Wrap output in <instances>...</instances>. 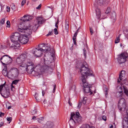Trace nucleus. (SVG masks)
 <instances>
[{"mask_svg": "<svg viewBox=\"0 0 128 128\" xmlns=\"http://www.w3.org/2000/svg\"><path fill=\"white\" fill-rule=\"evenodd\" d=\"M125 82H126V80H125Z\"/></svg>", "mask_w": 128, "mask_h": 128, "instance_id": "nucleus-64", "label": "nucleus"}, {"mask_svg": "<svg viewBox=\"0 0 128 128\" xmlns=\"http://www.w3.org/2000/svg\"><path fill=\"white\" fill-rule=\"evenodd\" d=\"M76 120L77 122H80V120H82V117H80L78 112H76V114H74V113H72L71 114L70 118L69 120V124L70 126H72V124H73L74 126L76 124Z\"/></svg>", "mask_w": 128, "mask_h": 128, "instance_id": "nucleus-6", "label": "nucleus"}, {"mask_svg": "<svg viewBox=\"0 0 128 128\" xmlns=\"http://www.w3.org/2000/svg\"><path fill=\"white\" fill-rule=\"evenodd\" d=\"M20 20L22 21V22L20 23L18 26V32H24L28 30V34H32V30H38V26H40V25L46 22V20H44V18L42 16H39L36 18V23L34 26H26L24 24V22H30V20H32V16L28 15H24Z\"/></svg>", "mask_w": 128, "mask_h": 128, "instance_id": "nucleus-2", "label": "nucleus"}, {"mask_svg": "<svg viewBox=\"0 0 128 128\" xmlns=\"http://www.w3.org/2000/svg\"><path fill=\"white\" fill-rule=\"evenodd\" d=\"M122 36V34H120L118 35V36L116 38L115 40V44H118L120 42V36Z\"/></svg>", "mask_w": 128, "mask_h": 128, "instance_id": "nucleus-21", "label": "nucleus"}, {"mask_svg": "<svg viewBox=\"0 0 128 128\" xmlns=\"http://www.w3.org/2000/svg\"><path fill=\"white\" fill-rule=\"evenodd\" d=\"M58 24H60V20H59L58 18L57 22L55 24V26H56V28H58Z\"/></svg>", "mask_w": 128, "mask_h": 128, "instance_id": "nucleus-26", "label": "nucleus"}, {"mask_svg": "<svg viewBox=\"0 0 128 128\" xmlns=\"http://www.w3.org/2000/svg\"><path fill=\"white\" fill-rule=\"evenodd\" d=\"M12 61V59L8 55H4L0 58V62L3 66H6V64H10Z\"/></svg>", "mask_w": 128, "mask_h": 128, "instance_id": "nucleus-8", "label": "nucleus"}, {"mask_svg": "<svg viewBox=\"0 0 128 128\" xmlns=\"http://www.w3.org/2000/svg\"><path fill=\"white\" fill-rule=\"evenodd\" d=\"M72 40H73V41H74V44H75V46H76V39H74V38H72Z\"/></svg>", "mask_w": 128, "mask_h": 128, "instance_id": "nucleus-46", "label": "nucleus"}, {"mask_svg": "<svg viewBox=\"0 0 128 128\" xmlns=\"http://www.w3.org/2000/svg\"><path fill=\"white\" fill-rule=\"evenodd\" d=\"M82 102H80L78 103V106H77L78 108L80 109V108H82Z\"/></svg>", "mask_w": 128, "mask_h": 128, "instance_id": "nucleus-34", "label": "nucleus"}, {"mask_svg": "<svg viewBox=\"0 0 128 128\" xmlns=\"http://www.w3.org/2000/svg\"><path fill=\"white\" fill-rule=\"evenodd\" d=\"M28 53L26 52L20 55L16 60V63L19 64V68L26 70L28 74H32L33 72L40 74L45 70L50 69V67L44 65L42 67L40 65H36L28 60Z\"/></svg>", "mask_w": 128, "mask_h": 128, "instance_id": "nucleus-1", "label": "nucleus"}, {"mask_svg": "<svg viewBox=\"0 0 128 128\" xmlns=\"http://www.w3.org/2000/svg\"><path fill=\"white\" fill-rule=\"evenodd\" d=\"M56 84L54 85V89H53V92H56Z\"/></svg>", "mask_w": 128, "mask_h": 128, "instance_id": "nucleus-49", "label": "nucleus"}, {"mask_svg": "<svg viewBox=\"0 0 128 128\" xmlns=\"http://www.w3.org/2000/svg\"><path fill=\"white\" fill-rule=\"evenodd\" d=\"M108 90H106L105 91V94H106V96H108Z\"/></svg>", "mask_w": 128, "mask_h": 128, "instance_id": "nucleus-52", "label": "nucleus"}, {"mask_svg": "<svg viewBox=\"0 0 128 128\" xmlns=\"http://www.w3.org/2000/svg\"><path fill=\"white\" fill-rule=\"evenodd\" d=\"M42 8V4H40L38 7H36V10H40Z\"/></svg>", "mask_w": 128, "mask_h": 128, "instance_id": "nucleus-45", "label": "nucleus"}, {"mask_svg": "<svg viewBox=\"0 0 128 128\" xmlns=\"http://www.w3.org/2000/svg\"><path fill=\"white\" fill-rule=\"evenodd\" d=\"M18 70L17 68L12 69L8 72V78H18Z\"/></svg>", "mask_w": 128, "mask_h": 128, "instance_id": "nucleus-12", "label": "nucleus"}, {"mask_svg": "<svg viewBox=\"0 0 128 128\" xmlns=\"http://www.w3.org/2000/svg\"><path fill=\"white\" fill-rule=\"evenodd\" d=\"M110 2V0H96V3L94 4H99V6H107Z\"/></svg>", "mask_w": 128, "mask_h": 128, "instance_id": "nucleus-14", "label": "nucleus"}, {"mask_svg": "<svg viewBox=\"0 0 128 128\" xmlns=\"http://www.w3.org/2000/svg\"><path fill=\"white\" fill-rule=\"evenodd\" d=\"M45 94H46V92H44V90H42V96H44Z\"/></svg>", "mask_w": 128, "mask_h": 128, "instance_id": "nucleus-50", "label": "nucleus"}, {"mask_svg": "<svg viewBox=\"0 0 128 128\" xmlns=\"http://www.w3.org/2000/svg\"><path fill=\"white\" fill-rule=\"evenodd\" d=\"M86 102H88V97L84 96L82 98V102L83 104H86Z\"/></svg>", "mask_w": 128, "mask_h": 128, "instance_id": "nucleus-20", "label": "nucleus"}, {"mask_svg": "<svg viewBox=\"0 0 128 128\" xmlns=\"http://www.w3.org/2000/svg\"><path fill=\"white\" fill-rule=\"evenodd\" d=\"M80 72L82 74L84 92L92 94V91L90 90L92 84H88L86 78L88 76H94V72L90 68L82 64L80 68Z\"/></svg>", "mask_w": 128, "mask_h": 128, "instance_id": "nucleus-3", "label": "nucleus"}, {"mask_svg": "<svg viewBox=\"0 0 128 128\" xmlns=\"http://www.w3.org/2000/svg\"><path fill=\"white\" fill-rule=\"evenodd\" d=\"M73 48H74V45H72V46L70 48V50H72Z\"/></svg>", "mask_w": 128, "mask_h": 128, "instance_id": "nucleus-56", "label": "nucleus"}, {"mask_svg": "<svg viewBox=\"0 0 128 128\" xmlns=\"http://www.w3.org/2000/svg\"><path fill=\"white\" fill-rule=\"evenodd\" d=\"M80 128H94V127L90 126L88 124H83Z\"/></svg>", "mask_w": 128, "mask_h": 128, "instance_id": "nucleus-18", "label": "nucleus"}, {"mask_svg": "<svg viewBox=\"0 0 128 128\" xmlns=\"http://www.w3.org/2000/svg\"><path fill=\"white\" fill-rule=\"evenodd\" d=\"M90 32L91 34L92 35L94 34V30H92V28H90Z\"/></svg>", "mask_w": 128, "mask_h": 128, "instance_id": "nucleus-40", "label": "nucleus"}, {"mask_svg": "<svg viewBox=\"0 0 128 128\" xmlns=\"http://www.w3.org/2000/svg\"><path fill=\"white\" fill-rule=\"evenodd\" d=\"M76 36H78V34L75 32L73 38L76 39Z\"/></svg>", "mask_w": 128, "mask_h": 128, "instance_id": "nucleus-44", "label": "nucleus"}, {"mask_svg": "<svg viewBox=\"0 0 128 128\" xmlns=\"http://www.w3.org/2000/svg\"><path fill=\"white\" fill-rule=\"evenodd\" d=\"M4 22H6V19L4 18L2 19V20L0 21V24H4Z\"/></svg>", "mask_w": 128, "mask_h": 128, "instance_id": "nucleus-31", "label": "nucleus"}, {"mask_svg": "<svg viewBox=\"0 0 128 128\" xmlns=\"http://www.w3.org/2000/svg\"><path fill=\"white\" fill-rule=\"evenodd\" d=\"M96 18L97 20H98V22H100V16H102V12H100V8H97L96 9Z\"/></svg>", "mask_w": 128, "mask_h": 128, "instance_id": "nucleus-16", "label": "nucleus"}, {"mask_svg": "<svg viewBox=\"0 0 128 128\" xmlns=\"http://www.w3.org/2000/svg\"><path fill=\"white\" fill-rule=\"evenodd\" d=\"M126 100L124 98H122L120 100L118 104V108L120 111L126 110Z\"/></svg>", "mask_w": 128, "mask_h": 128, "instance_id": "nucleus-13", "label": "nucleus"}, {"mask_svg": "<svg viewBox=\"0 0 128 128\" xmlns=\"http://www.w3.org/2000/svg\"><path fill=\"white\" fill-rule=\"evenodd\" d=\"M128 58V54L126 52H124L118 56V60L119 64H124L126 62V58Z\"/></svg>", "mask_w": 128, "mask_h": 128, "instance_id": "nucleus-9", "label": "nucleus"}, {"mask_svg": "<svg viewBox=\"0 0 128 128\" xmlns=\"http://www.w3.org/2000/svg\"><path fill=\"white\" fill-rule=\"evenodd\" d=\"M122 46V44H120V46Z\"/></svg>", "mask_w": 128, "mask_h": 128, "instance_id": "nucleus-63", "label": "nucleus"}, {"mask_svg": "<svg viewBox=\"0 0 128 128\" xmlns=\"http://www.w3.org/2000/svg\"><path fill=\"white\" fill-rule=\"evenodd\" d=\"M44 62L46 63V58H44Z\"/></svg>", "mask_w": 128, "mask_h": 128, "instance_id": "nucleus-62", "label": "nucleus"}, {"mask_svg": "<svg viewBox=\"0 0 128 128\" xmlns=\"http://www.w3.org/2000/svg\"><path fill=\"white\" fill-rule=\"evenodd\" d=\"M46 100H44L43 102L44 104H46Z\"/></svg>", "mask_w": 128, "mask_h": 128, "instance_id": "nucleus-58", "label": "nucleus"}, {"mask_svg": "<svg viewBox=\"0 0 128 128\" xmlns=\"http://www.w3.org/2000/svg\"><path fill=\"white\" fill-rule=\"evenodd\" d=\"M2 116H4V113L0 112V117L2 118Z\"/></svg>", "mask_w": 128, "mask_h": 128, "instance_id": "nucleus-43", "label": "nucleus"}, {"mask_svg": "<svg viewBox=\"0 0 128 128\" xmlns=\"http://www.w3.org/2000/svg\"><path fill=\"white\" fill-rule=\"evenodd\" d=\"M111 12V8L110 7H108L106 11V14H110Z\"/></svg>", "mask_w": 128, "mask_h": 128, "instance_id": "nucleus-25", "label": "nucleus"}, {"mask_svg": "<svg viewBox=\"0 0 128 128\" xmlns=\"http://www.w3.org/2000/svg\"><path fill=\"white\" fill-rule=\"evenodd\" d=\"M68 104L70 106H72V103L70 102V98L68 100Z\"/></svg>", "mask_w": 128, "mask_h": 128, "instance_id": "nucleus-48", "label": "nucleus"}, {"mask_svg": "<svg viewBox=\"0 0 128 128\" xmlns=\"http://www.w3.org/2000/svg\"><path fill=\"white\" fill-rule=\"evenodd\" d=\"M36 112H37L36 110H32L31 112L32 114H36Z\"/></svg>", "mask_w": 128, "mask_h": 128, "instance_id": "nucleus-38", "label": "nucleus"}, {"mask_svg": "<svg viewBox=\"0 0 128 128\" xmlns=\"http://www.w3.org/2000/svg\"><path fill=\"white\" fill-rule=\"evenodd\" d=\"M114 128V126H113L112 125V126H110V128Z\"/></svg>", "mask_w": 128, "mask_h": 128, "instance_id": "nucleus-60", "label": "nucleus"}, {"mask_svg": "<svg viewBox=\"0 0 128 128\" xmlns=\"http://www.w3.org/2000/svg\"><path fill=\"white\" fill-rule=\"evenodd\" d=\"M20 80H14L12 82V84H18V82H20Z\"/></svg>", "mask_w": 128, "mask_h": 128, "instance_id": "nucleus-22", "label": "nucleus"}, {"mask_svg": "<svg viewBox=\"0 0 128 128\" xmlns=\"http://www.w3.org/2000/svg\"><path fill=\"white\" fill-rule=\"evenodd\" d=\"M44 117H41L40 118H37L36 120L38 122L41 124V122H44Z\"/></svg>", "mask_w": 128, "mask_h": 128, "instance_id": "nucleus-23", "label": "nucleus"}, {"mask_svg": "<svg viewBox=\"0 0 128 128\" xmlns=\"http://www.w3.org/2000/svg\"><path fill=\"white\" fill-rule=\"evenodd\" d=\"M34 96L36 102H38L40 100V98H38V93H36Z\"/></svg>", "mask_w": 128, "mask_h": 128, "instance_id": "nucleus-29", "label": "nucleus"}, {"mask_svg": "<svg viewBox=\"0 0 128 128\" xmlns=\"http://www.w3.org/2000/svg\"><path fill=\"white\" fill-rule=\"evenodd\" d=\"M2 126H4V122H1L0 123V128H2Z\"/></svg>", "mask_w": 128, "mask_h": 128, "instance_id": "nucleus-51", "label": "nucleus"}, {"mask_svg": "<svg viewBox=\"0 0 128 128\" xmlns=\"http://www.w3.org/2000/svg\"><path fill=\"white\" fill-rule=\"evenodd\" d=\"M36 116H34L32 118V120H36Z\"/></svg>", "mask_w": 128, "mask_h": 128, "instance_id": "nucleus-53", "label": "nucleus"}, {"mask_svg": "<svg viewBox=\"0 0 128 128\" xmlns=\"http://www.w3.org/2000/svg\"><path fill=\"white\" fill-rule=\"evenodd\" d=\"M20 34L18 32L12 33L10 36V40L12 42V44L10 45V42H8V46H10V48H18L20 46Z\"/></svg>", "mask_w": 128, "mask_h": 128, "instance_id": "nucleus-4", "label": "nucleus"}, {"mask_svg": "<svg viewBox=\"0 0 128 128\" xmlns=\"http://www.w3.org/2000/svg\"><path fill=\"white\" fill-rule=\"evenodd\" d=\"M11 90H12V92H14V90H16V86L12 84H11Z\"/></svg>", "mask_w": 128, "mask_h": 128, "instance_id": "nucleus-27", "label": "nucleus"}, {"mask_svg": "<svg viewBox=\"0 0 128 128\" xmlns=\"http://www.w3.org/2000/svg\"><path fill=\"white\" fill-rule=\"evenodd\" d=\"M11 8L12 10H16V5L14 4H12Z\"/></svg>", "mask_w": 128, "mask_h": 128, "instance_id": "nucleus-28", "label": "nucleus"}, {"mask_svg": "<svg viewBox=\"0 0 128 128\" xmlns=\"http://www.w3.org/2000/svg\"><path fill=\"white\" fill-rule=\"evenodd\" d=\"M124 120L126 122H127V124H128V116L124 118Z\"/></svg>", "mask_w": 128, "mask_h": 128, "instance_id": "nucleus-39", "label": "nucleus"}, {"mask_svg": "<svg viewBox=\"0 0 128 128\" xmlns=\"http://www.w3.org/2000/svg\"><path fill=\"white\" fill-rule=\"evenodd\" d=\"M26 0H22V6H24V4H26Z\"/></svg>", "mask_w": 128, "mask_h": 128, "instance_id": "nucleus-41", "label": "nucleus"}, {"mask_svg": "<svg viewBox=\"0 0 128 128\" xmlns=\"http://www.w3.org/2000/svg\"><path fill=\"white\" fill-rule=\"evenodd\" d=\"M0 6L1 8V12L4 10V5L2 3H0Z\"/></svg>", "mask_w": 128, "mask_h": 128, "instance_id": "nucleus-32", "label": "nucleus"}, {"mask_svg": "<svg viewBox=\"0 0 128 128\" xmlns=\"http://www.w3.org/2000/svg\"><path fill=\"white\" fill-rule=\"evenodd\" d=\"M83 50H84V55L85 58H86V48H84Z\"/></svg>", "mask_w": 128, "mask_h": 128, "instance_id": "nucleus-37", "label": "nucleus"}, {"mask_svg": "<svg viewBox=\"0 0 128 128\" xmlns=\"http://www.w3.org/2000/svg\"><path fill=\"white\" fill-rule=\"evenodd\" d=\"M20 32H27V34L28 35H24L21 34L20 36V44L21 42V44H27L28 42V36H30V34H29L28 33L30 32L29 30L25 31L24 32H20Z\"/></svg>", "mask_w": 128, "mask_h": 128, "instance_id": "nucleus-10", "label": "nucleus"}, {"mask_svg": "<svg viewBox=\"0 0 128 128\" xmlns=\"http://www.w3.org/2000/svg\"><path fill=\"white\" fill-rule=\"evenodd\" d=\"M6 28H10V20L6 22Z\"/></svg>", "mask_w": 128, "mask_h": 128, "instance_id": "nucleus-30", "label": "nucleus"}, {"mask_svg": "<svg viewBox=\"0 0 128 128\" xmlns=\"http://www.w3.org/2000/svg\"><path fill=\"white\" fill-rule=\"evenodd\" d=\"M124 34L125 36V40H128V30H126L124 31Z\"/></svg>", "mask_w": 128, "mask_h": 128, "instance_id": "nucleus-19", "label": "nucleus"}, {"mask_svg": "<svg viewBox=\"0 0 128 128\" xmlns=\"http://www.w3.org/2000/svg\"><path fill=\"white\" fill-rule=\"evenodd\" d=\"M6 11L7 12H10V6H7L6 8Z\"/></svg>", "mask_w": 128, "mask_h": 128, "instance_id": "nucleus-36", "label": "nucleus"}, {"mask_svg": "<svg viewBox=\"0 0 128 128\" xmlns=\"http://www.w3.org/2000/svg\"><path fill=\"white\" fill-rule=\"evenodd\" d=\"M32 0V2H36V0Z\"/></svg>", "mask_w": 128, "mask_h": 128, "instance_id": "nucleus-61", "label": "nucleus"}, {"mask_svg": "<svg viewBox=\"0 0 128 128\" xmlns=\"http://www.w3.org/2000/svg\"><path fill=\"white\" fill-rule=\"evenodd\" d=\"M10 108H12V107H11L10 106H9L8 107V110H10Z\"/></svg>", "mask_w": 128, "mask_h": 128, "instance_id": "nucleus-59", "label": "nucleus"}, {"mask_svg": "<svg viewBox=\"0 0 128 128\" xmlns=\"http://www.w3.org/2000/svg\"><path fill=\"white\" fill-rule=\"evenodd\" d=\"M66 28L67 30L68 29V24H67V26H66Z\"/></svg>", "mask_w": 128, "mask_h": 128, "instance_id": "nucleus-57", "label": "nucleus"}, {"mask_svg": "<svg viewBox=\"0 0 128 128\" xmlns=\"http://www.w3.org/2000/svg\"><path fill=\"white\" fill-rule=\"evenodd\" d=\"M2 74L4 76H8V71H3Z\"/></svg>", "mask_w": 128, "mask_h": 128, "instance_id": "nucleus-24", "label": "nucleus"}, {"mask_svg": "<svg viewBox=\"0 0 128 128\" xmlns=\"http://www.w3.org/2000/svg\"><path fill=\"white\" fill-rule=\"evenodd\" d=\"M7 120L8 122H9V123L12 120V117L7 118Z\"/></svg>", "mask_w": 128, "mask_h": 128, "instance_id": "nucleus-35", "label": "nucleus"}, {"mask_svg": "<svg viewBox=\"0 0 128 128\" xmlns=\"http://www.w3.org/2000/svg\"><path fill=\"white\" fill-rule=\"evenodd\" d=\"M52 52H51V54H54V49H52Z\"/></svg>", "mask_w": 128, "mask_h": 128, "instance_id": "nucleus-55", "label": "nucleus"}, {"mask_svg": "<svg viewBox=\"0 0 128 128\" xmlns=\"http://www.w3.org/2000/svg\"><path fill=\"white\" fill-rule=\"evenodd\" d=\"M102 119L103 120H104V122H106V116H102Z\"/></svg>", "mask_w": 128, "mask_h": 128, "instance_id": "nucleus-42", "label": "nucleus"}, {"mask_svg": "<svg viewBox=\"0 0 128 128\" xmlns=\"http://www.w3.org/2000/svg\"><path fill=\"white\" fill-rule=\"evenodd\" d=\"M116 89L118 90L117 94H119V96H122V94H124V92H122L123 89L124 90V94L128 96V90L126 88V86H123V87L118 86Z\"/></svg>", "mask_w": 128, "mask_h": 128, "instance_id": "nucleus-11", "label": "nucleus"}, {"mask_svg": "<svg viewBox=\"0 0 128 128\" xmlns=\"http://www.w3.org/2000/svg\"><path fill=\"white\" fill-rule=\"evenodd\" d=\"M0 94L5 98L10 96V90L6 86V82L0 85Z\"/></svg>", "mask_w": 128, "mask_h": 128, "instance_id": "nucleus-7", "label": "nucleus"}, {"mask_svg": "<svg viewBox=\"0 0 128 128\" xmlns=\"http://www.w3.org/2000/svg\"><path fill=\"white\" fill-rule=\"evenodd\" d=\"M52 32H48V34H46L47 36H52Z\"/></svg>", "mask_w": 128, "mask_h": 128, "instance_id": "nucleus-47", "label": "nucleus"}, {"mask_svg": "<svg viewBox=\"0 0 128 128\" xmlns=\"http://www.w3.org/2000/svg\"><path fill=\"white\" fill-rule=\"evenodd\" d=\"M126 76V71L122 70L119 75V78L118 80V82H120V80H122Z\"/></svg>", "mask_w": 128, "mask_h": 128, "instance_id": "nucleus-15", "label": "nucleus"}, {"mask_svg": "<svg viewBox=\"0 0 128 128\" xmlns=\"http://www.w3.org/2000/svg\"><path fill=\"white\" fill-rule=\"evenodd\" d=\"M110 18L113 20H116V12H114L112 14Z\"/></svg>", "mask_w": 128, "mask_h": 128, "instance_id": "nucleus-17", "label": "nucleus"}, {"mask_svg": "<svg viewBox=\"0 0 128 128\" xmlns=\"http://www.w3.org/2000/svg\"><path fill=\"white\" fill-rule=\"evenodd\" d=\"M80 30V28H78V30H77L76 32L75 33H76V34H78V30Z\"/></svg>", "mask_w": 128, "mask_h": 128, "instance_id": "nucleus-54", "label": "nucleus"}, {"mask_svg": "<svg viewBox=\"0 0 128 128\" xmlns=\"http://www.w3.org/2000/svg\"><path fill=\"white\" fill-rule=\"evenodd\" d=\"M54 34H58V28H55L54 29Z\"/></svg>", "mask_w": 128, "mask_h": 128, "instance_id": "nucleus-33", "label": "nucleus"}, {"mask_svg": "<svg viewBox=\"0 0 128 128\" xmlns=\"http://www.w3.org/2000/svg\"><path fill=\"white\" fill-rule=\"evenodd\" d=\"M42 45L43 46L42 48H40V49H38L36 48V50H34L32 52L33 54H34V56L37 58H40V56H42V52H50V46H48V45H46L44 44H42Z\"/></svg>", "mask_w": 128, "mask_h": 128, "instance_id": "nucleus-5", "label": "nucleus"}]
</instances>
